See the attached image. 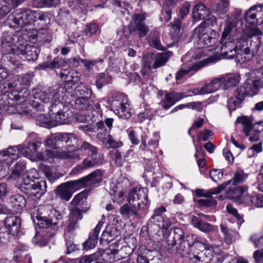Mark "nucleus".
<instances>
[{
  "instance_id": "35",
  "label": "nucleus",
  "mask_w": 263,
  "mask_h": 263,
  "mask_svg": "<svg viewBox=\"0 0 263 263\" xmlns=\"http://www.w3.org/2000/svg\"><path fill=\"white\" fill-rule=\"evenodd\" d=\"M9 200L11 206L16 212L20 211L26 206V200L25 197L20 194L13 195Z\"/></svg>"
},
{
  "instance_id": "20",
  "label": "nucleus",
  "mask_w": 263,
  "mask_h": 263,
  "mask_svg": "<svg viewBox=\"0 0 263 263\" xmlns=\"http://www.w3.org/2000/svg\"><path fill=\"white\" fill-rule=\"evenodd\" d=\"M184 238V232L179 228H175L173 232H170L165 236L166 248L170 253H175V245L177 241Z\"/></svg>"
},
{
  "instance_id": "59",
  "label": "nucleus",
  "mask_w": 263,
  "mask_h": 263,
  "mask_svg": "<svg viewBox=\"0 0 263 263\" xmlns=\"http://www.w3.org/2000/svg\"><path fill=\"white\" fill-rule=\"evenodd\" d=\"M100 257V252H96L90 255L82 257L79 260V263H98L96 261Z\"/></svg>"
},
{
  "instance_id": "37",
  "label": "nucleus",
  "mask_w": 263,
  "mask_h": 263,
  "mask_svg": "<svg viewBox=\"0 0 263 263\" xmlns=\"http://www.w3.org/2000/svg\"><path fill=\"white\" fill-rule=\"evenodd\" d=\"M54 120H52L49 115L41 114L37 117L36 124L41 126L50 128L58 125H61L58 123L55 119V115H54Z\"/></svg>"
},
{
  "instance_id": "24",
  "label": "nucleus",
  "mask_w": 263,
  "mask_h": 263,
  "mask_svg": "<svg viewBox=\"0 0 263 263\" xmlns=\"http://www.w3.org/2000/svg\"><path fill=\"white\" fill-rule=\"evenodd\" d=\"M126 245L116 248L117 259H121L126 258V256L130 255L136 247L137 240L134 237H128L125 239Z\"/></svg>"
},
{
  "instance_id": "18",
  "label": "nucleus",
  "mask_w": 263,
  "mask_h": 263,
  "mask_svg": "<svg viewBox=\"0 0 263 263\" xmlns=\"http://www.w3.org/2000/svg\"><path fill=\"white\" fill-rule=\"evenodd\" d=\"M246 22L252 25H256L263 21V4L253 6L245 13Z\"/></svg>"
},
{
  "instance_id": "15",
  "label": "nucleus",
  "mask_w": 263,
  "mask_h": 263,
  "mask_svg": "<svg viewBox=\"0 0 263 263\" xmlns=\"http://www.w3.org/2000/svg\"><path fill=\"white\" fill-rule=\"evenodd\" d=\"M41 142L34 133L29 134L22 145H20L21 153L25 157H31L40 147Z\"/></svg>"
},
{
  "instance_id": "49",
  "label": "nucleus",
  "mask_w": 263,
  "mask_h": 263,
  "mask_svg": "<svg viewBox=\"0 0 263 263\" xmlns=\"http://www.w3.org/2000/svg\"><path fill=\"white\" fill-rule=\"evenodd\" d=\"M61 0H33L32 5L36 8L55 7Z\"/></svg>"
},
{
  "instance_id": "29",
  "label": "nucleus",
  "mask_w": 263,
  "mask_h": 263,
  "mask_svg": "<svg viewBox=\"0 0 263 263\" xmlns=\"http://www.w3.org/2000/svg\"><path fill=\"white\" fill-rule=\"evenodd\" d=\"M94 102L91 97L81 96L74 101V108L81 111L91 112L93 109Z\"/></svg>"
},
{
  "instance_id": "42",
  "label": "nucleus",
  "mask_w": 263,
  "mask_h": 263,
  "mask_svg": "<svg viewBox=\"0 0 263 263\" xmlns=\"http://www.w3.org/2000/svg\"><path fill=\"white\" fill-rule=\"evenodd\" d=\"M262 34V31L259 30L258 28L252 27L248 29L247 32L246 33L245 36L242 37H244V39H246L247 41H248V39L256 36L257 42L254 43L255 45L253 46L255 47V49L257 50L261 42L260 38L259 36L261 35Z\"/></svg>"
},
{
  "instance_id": "57",
  "label": "nucleus",
  "mask_w": 263,
  "mask_h": 263,
  "mask_svg": "<svg viewBox=\"0 0 263 263\" xmlns=\"http://www.w3.org/2000/svg\"><path fill=\"white\" fill-rule=\"evenodd\" d=\"M121 184L117 183L112 189L114 195V200L117 202H121L123 200V197L125 193V190L123 189L119 190L120 188Z\"/></svg>"
},
{
  "instance_id": "1",
  "label": "nucleus",
  "mask_w": 263,
  "mask_h": 263,
  "mask_svg": "<svg viewBox=\"0 0 263 263\" xmlns=\"http://www.w3.org/2000/svg\"><path fill=\"white\" fill-rule=\"evenodd\" d=\"M66 92V89L62 86L52 90L39 91L34 93V100L29 103L34 108L41 109V104L38 101L44 103L50 102V111L55 115L57 122L60 124H69L70 118L73 115L72 104L63 102Z\"/></svg>"
},
{
  "instance_id": "13",
  "label": "nucleus",
  "mask_w": 263,
  "mask_h": 263,
  "mask_svg": "<svg viewBox=\"0 0 263 263\" xmlns=\"http://www.w3.org/2000/svg\"><path fill=\"white\" fill-rule=\"evenodd\" d=\"M20 46L15 51V57L22 59L23 60L35 61L37 59L39 53V49L34 45L28 44L26 41L21 40Z\"/></svg>"
},
{
  "instance_id": "52",
  "label": "nucleus",
  "mask_w": 263,
  "mask_h": 263,
  "mask_svg": "<svg viewBox=\"0 0 263 263\" xmlns=\"http://www.w3.org/2000/svg\"><path fill=\"white\" fill-rule=\"evenodd\" d=\"M247 204L252 206L263 208V194H260L256 196L249 195Z\"/></svg>"
},
{
  "instance_id": "38",
  "label": "nucleus",
  "mask_w": 263,
  "mask_h": 263,
  "mask_svg": "<svg viewBox=\"0 0 263 263\" xmlns=\"http://www.w3.org/2000/svg\"><path fill=\"white\" fill-rule=\"evenodd\" d=\"M78 212L76 210L70 212L69 222L67 227V231L68 232H72L78 227V221L82 219V215H78Z\"/></svg>"
},
{
  "instance_id": "22",
  "label": "nucleus",
  "mask_w": 263,
  "mask_h": 263,
  "mask_svg": "<svg viewBox=\"0 0 263 263\" xmlns=\"http://www.w3.org/2000/svg\"><path fill=\"white\" fill-rule=\"evenodd\" d=\"M190 237L187 236L185 238L184 237L181 240H180L178 246L176 247L175 252L179 254L182 257L185 256L189 252L190 248L191 247H205L204 243L198 241H195L190 242Z\"/></svg>"
},
{
  "instance_id": "45",
  "label": "nucleus",
  "mask_w": 263,
  "mask_h": 263,
  "mask_svg": "<svg viewBox=\"0 0 263 263\" xmlns=\"http://www.w3.org/2000/svg\"><path fill=\"white\" fill-rule=\"evenodd\" d=\"M65 61L61 58L57 57L55 58L51 62H47L44 63L41 65V67L43 69L58 68L60 67L64 66Z\"/></svg>"
},
{
  "instance_id": "53",
  "label": "nucleus",
  "mask_w": 263,
  "mask_h": 263,
  "mask_svg": "<svg viewBox=\"0 0 263 263\" xmlns=\"http://www.w3.org/2000/svg\"><path fill=\"white\" fill-rule=\"evenodd\" d=\"M76 91L81 97L85 96L91 97L92 95L91 88L82 83L77 86L76 88Z\"/></svg>"
},
{
  "instance_id": "14",
  "label": "nucleus",
  "mask_w": 263,
  "mask_h": 263,
  "mask_svg": "<svg viewBox=\"0 0 263 263\" xmlns=\"http://www.w3.org/2000/svg\"><path fill=\"white\" fill-rule=\"evenodd\" d=\"M171 225V222L168 219L152 216L148 221L147 231L152 236L159 235L161 231L163 233V229L167 230Z\"/></svg>"
},
{
  "instance_id": "33",
  "label": "nucleus",
  "mask_w": 263,
  "mask_h": 263,
  "mask_svg": "<svg viewBox=\"0 0 263 263\" xmlns=\"http://www.w3.org/2000/svg\"><path fill=\"white\" fill-rule=\"evenodd\" d=\"M211 13L210 10L202 3L197 4L192 11L193 18L196 21L204 20Z\"/></svg>"
},
{
  "instance_id": "23",
  "label": "nucleus",
  "mask_w": 263,
  "mask_h": 263,
  "mask_svg": "<svg viewBox=\"0 0 263 263\" xmlns=\"http://www.w3.org/2000/svg\"><path fill=\"white\" fill-rule=\"evenodd\" d=\"M253 80H247L243 84V86L238 87L236 90L242 96L245 98V96H253L258 91L259 88L262 87L260 86L259 83L256 81V79L253 77Z\"/></svg>"
},
{
  "instance_id": "11",
  "label": "nucleus",
  "mask_w": 263,
  "mask_h": 263,
  "mask_svg": "<svg viewBox=\"0 0 263 263\" xmlns=\"http://www.w3.org/2000/svg\"><path fill=\"white\" fill-rule=\"evenodd\" d=\"M145 15L144 13H136L132 16V21L129 25L130 34H137L139 38L145 36L149 31V29L144 23Z\"/></svg>"
},
{
  "instance_id": "62",
  "label": "nucleus",
  "mask_w": 263,
  "mask_h": 263,
  "mask_svg": "<svg viewBox=\"0 0 263 263\" xmlns=\"http://www.w3.org/2000/svg\"><path fill=\"white\" fill-rule=\"evenodd\" d=\"M110 155L118 165H122L124 162V158L121 152L118 150H114L110 153Z\"/></svg>"
},
{
  "instance_id": "39",
  "label": "nucleus",
  "mask_w": 263,
  "mask_h": 263,
  "mask_svg": "<svg viewBox=\"0 0 263 263\" xmlns=\"http://www.w3.org/2000/svg\"><path fill=\"white\" fill-rule=\"evenodd\" d=\"M53 236H50L48 231L42 232L41 233L37 232L32 239V242L40 247H43L47 245L49 239Z\"/></svg>"
},
{
  "instance_id": "58",
  "label": "nucleus",
  "mask_w": 263,
  "mask_h": 263,
  "mask_svg": "<svg viewBox=\"0 0 263 263\" xmlns=\"http://www.w3.org/2000/svg\"><path fill=\"white\" fill-rule=\"evenodd\" d=\"M181 25V22L179 20H176L171 24V35L175 40H178L180 33V29Z\"/></svg>"
},
{
  "instance_id": "9",
  "label": "nucleus",
  "mask_w": 263,
  "mask_h": 263,
  "mask_svg": "<svg viewBox=\"0 0 263 263\" xmlns=\"http://www.w3.org/2000/svg\"><path fill=\"white\" fill-rule=\"evenodd\" d=\"M111 107L119 118L128 119L131 116L127 99L121 94L117 93L114 96L111 101Z\"/></svg>"
},
{
  "instance_id": "56",
  "label": "nucleus",
  "mask_w": 263,
  "mask_h": 263,
  "mask_svg": "<svg viewBox=\"0 0 263 263\" xmlns=\"http://www.w3.org/2000/svg\"><path fill=\"white\" fill-rule=\"evenodd\" d=\"M221 79H224V81H222V85L224 89H229L231 87L235 86L239 82L238 79L236 77H222Z\"/></svg>"
},
{
  "instance_id": "43",
  "label": "nucleus",
  "mask_w": 263,
  "mask_h": 263,
  "mask_svg": "<svg viewBox=\"0 0 263 263\" xmlns=\"http://www.w3.org/2000/svg\"><path fill=\"white\" fill-rule=\"evenodd\" d=\"M172 55V52H166L159 53L155 56V61L153 64V68H158L164 66L167 61L169 58Z\"/></svg>"
},
{
  "instance_id": "19",
  "label": "nucleus",
  "mask_w": 263,
  "mask_h": 263,
  "mask_svg": "<svg viewBox=\"0 0 263 263\" xmlns=\"http://www.w3.org/2000/svg\"><path fill=\"white\" fill-rule=\"evenodd\" d=\"M226 195L230 199H238L241 202L247 204L249 197L247 187L237 186L234 184L231 186L227 191Z\"/></svg>"
},
{
  "instance_id": "40",
  "label": "nucleus",
  "mask_w": 263,
  "mask_h": 263,
  "mask_svg": "<svg viewBox=\"0 0 263 263\" xmlns=\"http://www.w3.org/2000/svg\"><path fill=\"white\" fill-rule=\"evenodd\" d=\"M241 96L240 94L239 95V92H237V90L236 89L234 96L228 100L227 105L229 110H234L240 107V105L245 98L243 96L241 97Z\"/></svg>"
},
{
  "instance_id": "51",
  "label": "nucleus",
  "mask_w": 263,
  "mask_h": 263,
  "mask_svg": "<svg viewBox=\"0 0 263 263\" xmlns=\"http://www.w3.org/2000/svg\"><path fill=\"white\" fill-rule=\"evenodd\" d=\"M103 61L102 59L95 60H87L82 59L79 58H74L73 59V64L76 65L79 62H81L84 64L85 67L88 70H90L92 69V67L94 66L98 62H102Z\"/></svg>"
},
{
  "instance_id": "41",
  "label": "nucleus",
  "mask_w": 263,
  "mask_h": 263,
  "mask_svg": "<svg viewBox=\"0 0 263 263\" xmlns=\"http://www.w3.org/2000/svg\"><path fill=\"white\" fill-rule=\"evenodd\" d=\"M97 138L104 143L106 142L108 145V148H117L123 145V143L120 141H116L113 139L110 135H107L105 138L102 133L97 134Z\"/></svg>"
},
{
  "instance_id": "50",
  "label": "nucleus",
  "mask_w": 263,
  "mask_h": 263,
  "mask_svg": "<svg viewBox=\"0 0 263 263\" xmlns=\"http://www.w3.org/2000/svg\"><path fill=\"white\" fill-rule=\"evenodd\" d=\"M232 182V180H228L227 182H225L223 183L222 184H220L218 186H217L216 188L210 189L209 191L203 193L201 194H199V196L205 197L206 198L212 197L211 196L212 195H215L218 194L220 192H221L222 190H223L225 187L231 184Z\"/></svg>"
},
{
  "instance_id": "6",
  "label": "nucleus",
  "mask_w": 263,
  "mask_h": 263,
  "mask_svg": "<svg viewBox=\"0 0 263 263\" xmlns=\"http://www.w3.org/2000/svg\"><path fill=\"white\" fill-rule=\"evenodd\" d=\"M193 35L198 39V44L200 48L212 47L217 40L216 32L205 27L203 23L194 29Z\"/></svg>"
},
{
  "instance_id": "32",
  "label": "nucleus",
  "mask_w": 263,
  "mask_h": 263,
  "mask_svg": "<svg viewBox=\"0 0 263 263\" xmlns=\"http://www.w3.org/2000/svg\"><path fill=\"white\" fill-rule=\"evenodd\" d=\"M104 222L100 221L93 230V232L89 237L83 243V248L85 250H90L95 247L98 242V238L99 232Z\"/></svg>"
},
{
  "instance_id": "46",
  "label": "nucleus",
  "mask_w": 263,
  "mask_h": 263,
  "mask_svg": "<svg viewBox=\"0 0 263 263\" xmlns=\"http://www.w3.org/2000/svg\"><path fill=\"white\" fill-rule=\"evenodd\" d=\"M95 166V165L94 163L90 158L88 157L85 159L81 164H78L74 167L70 172V174H77L84 170L87 169Z\"/></svg>"
},
{
  "instance_id": "61",
  "label": "nucleus",
  "mask_w": 263,
  "mask_h": 263,
  "mask_svg": "<svg viewBox=\"0 0 263 263\" xmlns=\"http://www.w3.org/2000/svg\"><path fill=\"white\" fill-rule=\"evenodd\" d=\"M11 9V6L5 0H0V20L6 16Z\"/></svg>"
},
{
  "instance_id": "36",
  "label": "nucleus",
  "mask_w": 263,
  "mask_h": 263,
  "mask_svg": "<svg viewBox=\"0 0 263 263\" xmlns=\"http://www.w3.org/2000/svg\"><path fill=\"white\" fill-rule=\"evenodd\" d=\"M238 45V41L236 45H235L234 42L230 41L224 42L221 48L222 54L226 58H234Z\"/></svg>"
},
{
  "instance_id": "55",
  "label": "nucleus",
  "mask_w": 263,
  "mask_h": 263,
  "mask_svg": "<svg viewBox=\"0 0 263 263\" xmlns=\"http://www.w3.org/2000/svg\"><path fill=\"white\" fill-rule=\"evenodd\" d=\"M148 252L144 247H141L138 249L137 251V263H152L153 259L149 261L146 257Z\"/></svg>"
},
{
  "instance_id": "7",
  "label": "nucleus",
  "mask_w": 263,
  "mask_h": 263,
  "mask_svg": "<svg viewBox=\"0 0 263 263\" xmlns=\"http://www.w3.org/2000/svg\"><path fill=\"white\" fill-rule=\"evenodd\" d=\"M21 220L18 215H11L6 217L4 226L0 227V241L6 243L10 238L18 232Z\"/></svg>"
},
{
  "instance_id": "44",
  "label": "nucleus",
  "mask_w": 263,
  "mask_h": 263,
  "mask_svg": "<svg viewBox=\"0 0 263 263\" xmlns=\"http://www.w3.org/2000/svg\"><path fill=\"white\" fill-rule=\"evenodd\" d=\"M222 81L223 79L221 77L216 78L211 81V82L204 86L206 94L214 92L217 90L221 86H222Z\"/></svg>"
},
{
  "instance_id": "4",
  "label": "nucleus",
  "mask_w": 263,
  "mask_h": 263,
  "mask_svg": "<svg viewBox=\"0 0 263 263\" xmlns=\"http://www.w3.org/2000/svg\"><path fill=\"white\" fill-rule=\"evenodd\" d=\"M21 40H23L22 37L7 32H4L2 37L3 60L6 65L14 69L18 68L21 65L15 57V51L20 46V43H22Z\"/></svg>"
},
{
  "instance_id": "48",
  "label": "nucleus",
  "mask_w": 263,
  "mask_h": 263,
  "mask_svg": "<svg viewBox=\"0 0 263 263\" xmlns=\"http://www.w3.org/2000/svg\"><path fill=\"white\" fill-rule=\"evenodd\" d=\"M236 122L241 124L243 126V131L247 136L250 132H253V127L251 120L247 117L242 116L237 119Z\"/></svg>"
},
{
  "instance_id": "30",
  "label": "nucleus",
  "mask_w": 263,
  "mask_h": 263,
  "mask_svg": "<svg viewBox=\"0 0 263 263\" xmlns=\"http://www.w3.org/2000/svg\"><path fill=\"white\" fill-rule=\"evenodd\" d=\"M186 97L187 96H185L182 92L178 93L176 91L167 92L160 103L163 108L168 109L177 102Z\"/></svg>"
},
{
  "instance_id": "54",
  "label": "nucleus",
  "mask_w": 263,
  "mask_h": 263,
  "mask_svg": "<svg viewBox=\"0 0 263 263\" xmlns=\"http://www.w3.org/2000/svg\"><path fill=\"white\" fill-rule=\"evenodd\" d=\"M216 8L214 9L215 13L218 15L224 14L228 10V0H219V2L216 3Z\"/></svg>"
},
{
  "instance_id": "25",
  "label": "nucleus",
  "mask_w": 263,
  "mask_h": 263,
  "mask_svg": "<svg viewBox=\"0 0 263 263\" xmlns=\"http://www.w3.org/2000/svg\"><path fill=\"white\" fill-rule=\"evenodd\" d=\"M205 247H200L203 248V250L197 252L196 254L191 255L189 257L190 263H210L211 260V255L210 249L211 248L209 245L204 244Z\"/></svg>"
},
{
  "instance_id": "3",
  "label": "nucleus",
  "mask_w": 263,
  "mask_h": 263,
  "mask_svg": "<svg viewBox=\"0 0 263 263\" xmlns=\"http://www.w3.org/2000/svg\"><path fill=\"white\" fill-rule=\"evenodd\" d=\"M45 141L46 146L57 150L55 157L67 159L71 157L70 152L75 149L78 139L72 133H58L48 136Z\"/></svg>"
},
{
  "instance_id": "16",
  "label": "nucleus",
  "mask_w": 263,
  "mask_h": 263,
  "mask_svg": "<svg viewBox=\"0 0 263 263\" xmlns=\"http://www.w3.org/2000/svg\"><path fill=\"white\" fill-rule=\"evenodd\" d=\"M238 44L235 57L240 63L250 61L254 54V48L252 47L251 41L249 45L248 41L244 37H241L238 40Z\"/></svg>"
},
{
  "instance_id": "34",
  "label": "nucleus",
  "mask_w": 263,
  "mask_h": 263,
  "mask_svg": "<svg viewBox=\"0 0 263 263\" xmlns=\"http://www.w3.org/2000/svg\"><path fill=\"white\" fill-rule=\"evenodd\" d=\"M46 182L44 180H41L32 184L27 194L29 196L39 198L46 192Z\"/></svg>"
},
{
  "instance_id": "31",
  "label": "nucleus",
  "mask_w": 263,
  "mask_h": 263,
  "mask_svg": "<svg viewBox=\"0 0 263 263\" xmlns=\"http://www.w3.org/2000/svg\"><path fill=\"white\" fill-rule=\"evenodd\" d=\"M119 242L116 241L105 250H100V257L106 262H112L118 260L116 248H119Z\"/></svg>"
},
{
  "instance_id": "28",
  "label": "nucleus",
  "mask_w": 263,
  "mask_h": 263,
  "mask_svg": "<svg viewBox=\"0 0 263 263\" xmlns=\"http://www.w3.org/2000/svg\"><path fill=\"white\" fill-rule=\"evenodd\" d=\"M103 172L97 170L89 175L78 179L82 188L100 183L102 180Z\"/></svg>"
},
{
  "instance_id": "8",
  "label": "nucleus",
  "mask_w": 263,
  "mask_h": 263,
  "mask_svg": "<svg viewBox=\"0 0 263 263\" xmlns=\"http://www.w3.org/2000/svg\"><path fill=\"white\" fill-rule=\"evenodd\" d=\"M128 201L135 209H144L149 203L147 189L139 186L132 189L128 194Z\"/></svg>"
},
{
  "instance_id": "27",
  "label": "nucleus",
  "mask_w": 263,
  "mask_h": 263,
  "mask_svg": "<svg viewBox=\"0 0 263 263\" xmlns=\"http://www.w3.org/2000/svg\"><path fill=\"white\" fill-rule=\"evenodd\" d=\"M191 222L195 228L205 233H215L218 231L217 226L207 223L195 216H192Z\"/></svg>"
},
{
  "instance_id": "26",
  "label": "nucleus",
  "mask_w": 263,
  "mask_h": 263,
  "mask_svg": "<svg viewBox=\"0 0 263 263\" xmlns=\"http://www.w3.org/2000/svg\"><path fill=\"white\" fill-rule=\"evenodd\" d=\"M21 153L20 145L9 147L6 151L0 152V161L1 159L9 166L15 160L18 158Z\"/></svg>"
},
{
  "instance_id": "21",
  "label": "nucleus",
  "mask_w": 263,
  "mask_h": 263,
  "mask_svg": "<svg viewBox=\"0 0 263 263\" xmlns=\"http://www.w3.org/2000/svg\"><path fill=\"white\" fill-rule=\"evenodd\" d=\"M87 195V192L83 191L77 194L70 202L71 206L70 212L76 210L78 211V215H82V214L87 211L89 209L87 206H84L86 202V198Z\"/></svg>"
},
{
  "instance_id": "12",
  "label": "nucleus",
  "mask_w": 263,
  "mask_h": 263,
  "mask_svg": "<svg viewBox=\"0 0 263 263\" xmlns=\"http://www.w3.org/2000/svg\"><path fill=\"white\" fill-rule=\"evenodd\" d=\"M81 189L82 188L78 179L60 184L57 186L55 192L61 199L68 201L75 192Z\"/></svg>"
},
{
  "instance_id": "5",
  "label": "nucleus",
  "mask_w": 263,
  "mask_h": 263,
  "mask_svg": "<svg viewBox=\"0 0 263 263\" xmlns=\"http://www.w3.org/2000/svg\"><path fill=\"white\" fill-rule=\"evenodd\" d=\"M44 209V207L41 206L34 207L33 209L32 218L40 228L46 229L45 232L48 231L50 236H54L58 230L57 223L59 219H61V215L54 210L52 211L55 212V217L53 218L42 216V212L37 215L34 213L35 211H42Z\"/></svg>"
},
{
  "instance_id": "10",
  "label": "nucleus",
  "mask_w": 263,
  "mask_h": 263,
  "mask_svg": "<svg viewBox=\"0 0 263 263\" xmlns=\"http://www.w3.org/2000/svg\"><path fill=\"white\" fill-rule=\"evenodd\" d=\"M33 11L18 9L9 15L8 21L10 23H13L14 26L23 27L33 23Z\"/></svg>"
},
{
  "instance_id": "63",
  "label": "nucleus",
  "mask_w": 263,
  "mask_h": 263,
  "mask_svg": "<svg viewBox=\"0 0 263 263\" xmlns=\"http://www.w3.org/2000/svg\"><path fill=\"white\" fill-rule=\"evenodd\" d=\"M248 177V175L245 174L242 171H237L233 177V183L234 184H239L243 182Z\"/></svg>"
},
{
  "instance_id": "2",
  "label": "nucleus",
  "mask_w": 263,
  "mask_h": 263,
  "mask_svg": "<svg viewBox=\"0 0 263 263\" xmlns=\"http://www.w3.org/2000/svg\"><path fill=\"white\" fill-rule=\"evenodd\" d=\"M34 75L32 73H26L13 78L10 82L0 85L2 93L8 92V97L12 100L26 103L30 91L26 88L32 82Z\"/></svg>"
},
{
  "instance_id": "47",
  "label": "nucleus",
  "mask_w": 263,
  "mask_h": 263,
  "mask_svg": "<svg viewBox=\"0 0 263 263\" xmlns=\"http://www.w3.org/2000/svg\"><path fill=\"white\" fill-rule=\"evenodd\" d=\"M111 77L107 72H102L98 74L96 78V85L98 89H101L105 85L110 83Z\"/></svg>"
},
{
  "instance_id": "64",
  "label": "nucleus",
  "mask_w": 263,
  "mask_h": 263,
  "mask_svg": "<svg viewBox=\"0 0 263 263\" xmlns=\"http://www.w3.org/2000/svg\"><path fill=\"white\" fill-rule=\"evenodd\" d=\"M252 74L256 79V81L259 83V85L263 86V67L254 69Z\"/></svg>"
},
{
  "instance_id": "60",
  "label": "nucleus",
  "mask_w": 263,
  "mask_h": 263,
  "mask_svg": "<svg viewBox=\"0 0 263 263\" xmlns=\"http://www.w3.org/2000/svg\"><path fill=\"white\" fill-rule=\"evenodd\" d=\"M76 74V71L73 69H63L61 70L60 76L65 82H72L71 75Z\"/></svg>"
},
{
  "instance_id": "17",
  "label": "nucleus",
  "mask_w": 263,
  "mask_h": 263,
  "mask_svg": "<svg viewBox=\"0 0 263 263\" xmlns=\"http://www.w3.org/2000/svg\"><path fill=\"white\" fill-rule=\"evenodd\" d=\"M213 61V58L210 57L202 61H197L193 64L182 67L176 73V79L177 80H180L188 74L192 75L199 69L206 65L208 63H212Z\"/></svg>"
}]
</instances>
